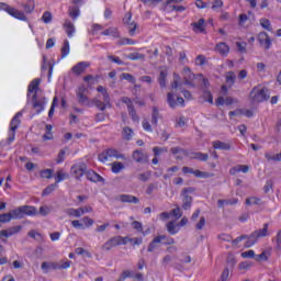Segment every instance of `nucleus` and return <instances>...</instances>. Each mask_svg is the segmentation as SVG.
<instances>
[{
  "label": "nucleus",
  "mask_w": 281,
  "mask_h": 281,
  "mask_svg": "<svg viewBox=\"0 0 281 281\" xmlns=\"http://www.w3.org/2000/svg\"><path fill=\"white\" fill-rule=\"evenodd\" d=\"M226 82L229 85V87H234V83L236 82V75L234 72H228L226 77Z\"/></svg>",
  "instance_id": "nucleus-51"
},
{
  "label": "nucleus",
  "mask_w": 281,
  "mask_h": 281,
  "mask_svg": "<svg viewBox=\"0 0 281 281\" xmlns=\"http://www.w3.org/2000/svg\"><path fill=\"white\" fill-rule=\"evenodd\" d=\"M0 10H4L10 16H13V19H18L19 21H27V16L23 11H19V9L12 8L5 2H0Z\"/></svg>",
  "instance_id": "nucleus-3"
},
{
  "label": "nucleus",
  "mask_w": 281,
  "mask_h": 281,
  "mask_svg": "<svg viewBox=\"0 0 281 281\" xmlns=\"http://www.w3.org/2000/svg\"><path fill=\"white\" fill-rule=\"evenodd\" d=\"M126 58H128V60H146V55L142 53H130Z\"/></svg>",
  "instance_id": "nucleus-37"
},
{
  "label": "nucleus",
  "mask_w": 281,
  "mask_h": 281,
  "mask_svg": "<svg viewBox=\"0 0 281 281\" xmlns=\"http://www.w3.org/2000/svg\"><path fill=\"white\" fill-rule=\"evenodd\" d=\"M33 100V109L36 111V113H42V111H45V98L38 99V95L36 92L32 97Z\"/></svg>",
  "instance_id": "nucleus-9"
},
{
  "label": "nucleus",
  "mask_w": 281,
  "mask_h": 281,
  "mask_svg": "<svg viewBox=\"0 0 281 281\" xmlns=\"http://www.w3.org/2000/svg\"><path fill=\"white\" fill-rule=\"evenodd\" d=\"M250 98L254 102H265V100H269L270 98L269 89L254 88L250 92Z\"/></svg>",
  "instance_id": "nucleus-4"
},
{
  "label": "nucleus",
  "mask_w": 281,
  "mask_h": 281,
  "mask_svg": "<svg viewBox=\"0 0 281 281\" xmlns=\"http://www.w3.org/2000/svg\"><path fill=\"white\" fill-rule=\"evenodd\" d=\"M215 52L222 56H227L229 54V46L225 42H221L215 45Z\"/></svg>",
  "instance_id": "nucleus-18"
},
{
  "label": "nucleus",
  "mask_w": 281,
  "mask_h": 281,
  "mask_svg": "<svg viewBox=\"0 0 281 281\" xmlns=\"http://www.w3.org/2000/svg\"><path fill=\"white\" fill-rule=\"evenodd\" d=\"M167 78H168V70L167 69L160 70L159 77H158V85H160L161 89H165Z\"/></svg>",
  "instance_id": "nucleus-28"
},
{
  "label": "nucleus",
  "mask_w": 281,
  "mask_h": 281,
  "mask_svg": "<svg viewBox=\"0 0 281 281\" xmlns=\"http://www.w3.org/2000/svg\"><path fill=\"white\" fill-rule=\"evenodd\" d=\"M260 25H261V27H263V30H267L268 32H271V30H272L271 21H269L268 19H261Z\"/></svg>",
  "instance_id": "nucleus-47"
},
{
  "label": "nucleus",
  "mask_w": 281,
  "mask_h": 281,
  "mask_svg": "<svg viewBox=\"0 0 281 281\" xmlns=\"http://www.w3.org/2000/svg\"><path fill=\"white\" fill-rule=\"evenodd\" d=\"M21 5L25 14H32V12H34V8H35L34 0H29L26 3H22Z\"/></svg>",
  "instance_id": "nucleus-31"
},
{
  "label": "nucleus",
  "mask_w": 281,
  "mask_h": 281,
  "mask_svg": "<svg viewBox=\"0 0 281 281\" xmlns=\"http://www.w3.org/2000/svg\"><path fill=\"white\" fill-rule=\"evenodd\" d=\"M27 236H30V238H34V240H43V235L36 231L29 232Z\"/></svg>",
  "instance_id": "nucleus-56"
},
{
  "label": "nucleus",
  "mask_w": 281,
  "mask_h": 281,
  "mask_svg": "<svg viewBox=\"0 0 281 281\" xmlns=\"http://www.w3.org/2000/svg\"><path fill=\"white\" fill-rule=\"evenodd\" d=\"M85 91H87V88H85V86H81L78 88L77 90L78 102L82 106H91V103L89 102V98L85 95Z\"/></svg>",
  "instance_id": "nucleus-10"
},
{
  "label": "nucleus",
  "mask_w": 281,
  "mask_h": 281,
  "mask_svg": "<svg viewBox=\"0 0 281 281\" xmlns=\"http://www.w3.org/2000/svg\"><path fill=\"white\" fill-rule=\"evenodd\" d=\"M111 157H114L115 159H124V155L120 154L116 149L114 148H109L99 154V161L102 164H106Z\"/></svg>",
  "instance_id": "nucleus-5"
},
{
  "label": "nucleus",
  "mask_w": 281,
  "mask_h": 281,
  "mask_svg": "<svg viewBox=\"0 0 281 281\" xmlns=\"http://www.w3.org/2000/svg\"><path fill=\"white\" fill-rule=\"evenodd\" d=\"M54 176V170L53 169H44L41 171V177L43 179H52Z\"/></svg>",
  "instance_id": "nucleus-48"
},
{
  "label": "nucleus",
  "mask_w": 281,
  "mask_h": 281,
  "mask_svg": "<svg viewBox=\"0 0 281 281\" xmlns=\"http://www.w3.org/2000/svg\"><path fill=\"white\" fill-rule=\"evenodd\" d=\"M121 78L123 80H127V82H131L132 85H135L136 80H135V77H133V75L128 74V72H123L121 75Z\"/></svg>",
  "instance_id": "nucleus-52"
},
{
  "label": "nucleus",
  "mask_w": 281,
  "mask_h": 281,
  "mask_svg": "<svg viewBox=\"0 0 281 281\" xmlns=\"http://www.w3.org/2000/svg\"><path fill=\"white\" fill-rule=\"evenodd\" d=\"M267 236H269L268 223L263 224L262 228H259L249 235L248 240L245 243V247L249 249V247H254V245L258 243V238H267Z\"/></svg>",
  "instance_id": "nucleus-1"
},
{
  "label": "nucleus",
  "mask_w": 281,
  "mask_h": 281,
  "mask_svg": "<svg viewBox=\"0 0 281 281\" xmlns=\"http://www.w3.org/2000/svg\"><path fill=\"white\" fill-rule=\"evenodd\" d=\"M127 111L133 122H139V115H137V111H135V105L127 109Z\"/></svg>",
  "instance_id": "nucleus-45"
},
{
  "label": "nucleus",
  "mask_w": 281,
  "mask_h": 281,
  "mask_svg": "<svg viewBox=\"0 0 281 281\" xmlns=\"http://www.w3.org/2000/svg\"><path fill=\"white\" fill-rule=\"evenodd\" d=\"M213 148L215 150H232V144L221 142V140H215L213 142Z\"/></svg>",
  "instance_id": "nucleus-21"
},
{
  "label": "nucleus",
  "mask_w": 281,
  "mask_h": 281,
  "mask_svg": "<svg viewBox=\"0 0 281 281\" xmlns=\"http://www.w3.org/2000/svg\"><path fill=\"white\" fill-rule=\"evenodd\" d=\"M58 188V184L55 182L53 184H49L48 187H46L43 191V196H49V194H52V192H54L56 189Z\"/></svg>",
  "instance_id": "nucleus-40"
},
{
  "label": "nucleus",
  "mask_w": 281,
  "mask_h": 281,
  "mask_svg": "<svg viewBox=\"0 0 281 281\" xmlns=\"http://www.w3.org/2000/svg\"><path fill=\"white\" fill-rule=\"evenodd\" d=\"M70 172L75 179H80L83 175H87V165H75L71 167Z\"/></svg>",
  "instance_id": "nucleus-8"
},
{
  "label": "nucleus",
  "mask_w": 281,
  "mask_h": 281,
  "mask_svg": "<svg viewBox=\"0 0 281 281\" xmlns=\"http://www.w3.org/2000/svg\"><path fill=\"white\" fill-rule=\"evenodd\" d=\"M194 177H196L198 179H207V177H210L209 172L205 171H201L199 169L193 171Z\"/></svg>",
  "instance_id": "nucleus-50"
},
{
  "label": "nucleus",
  "mask_w": 281,
  "mask_h": 281,
  "mask_svg": "<svg viewBox=\"0 0 281 281\" xmlns=\"http://www.w3.org/2000/svg\"><path fill=\"white\" fill-rule=\"evenodd\" d=\"M132 159H134L136 164H147L148 155L145 154L142 149H136L133 151Z\"/></svg>",
  "instance_id": "nucleus-12"
},
{
  "label": "nucleus",
  "mask_w": 281,
  "mask_h": 281,
  "mask_svg": "<svg viewBox=\"0 0 281 281\" xmlns=\"http://www.w3.org/2000/svg\"><path fill=\"white\" fill-rule=\"evenodd\" d=\"M145 3V5H148L149 8H155L158 5V3H161L164 0H140Z\"/></svg>",
  "instance_id": "nucleus-58"
},
{
  "label": "nucleus",
  "mask_w": 281,
  "mask_h": 281,
  "mask_svg": "<svg viewBox=\"0 0 281 281\" xmlns=\"http://www.w3.org/2000/svg\"><path fill=\"white\" fill-rule=\"evenodd\" d=\"M67 173L63 172V170L57 171V176L55 177V183L58 186L60 181H65Z\"/></svg>",
  "instance_id": "nucleus-53"
},
{
  "label": "nucleus",
  "mask_w": 281,
  "mask_h": 281,
  "mask_svg": "<svg viewBox=\"0 0 281 281\" xmlns=\"http://www.w3.org/2000/svg\"><path fill=\"white\" fill-rule=\"evenodd\" d=\"M69 56V41H64V45L61 47V58H67Z\"/></svg>",
  "instance_id": "nucleus-44"
},
{
  "label": "nucleus",
  "mask_w": 281,
  "mask_h": 281,
  "mask_svg": "<svg viewBox=\"0 0 281 281\" xmlns=\"http://www.w3.org/2000/svg\"><path fill=\"white\" fill-rule=\"evenodd\" d=\"M274 249H281V229L277 233Z\"/></svg>",
  "instance_id": "nucleus-63"
},
{
  "label": "nucleus",
  "mask_w": 281,
  "mask_h": 281,
  "mask_svg": "<svg viewBox=\"0 0 281 281\" xmlns=\"http://www.w3.org/2000/svg\"><path fill=\"white\" fill-rule=\"evenodd\" d=\"M167 103L169 104L170 109H177L178 103L175 100V94L172 92L167 94Z\"/></svg>",
  "instance_id": "nucleus-39"
},
{
  "label": "nucleus",
  "mask_w": 281,
  "mask_h": 281,
  "mask_svg": "<svg viewBox=\"0 0 281 281\" xmlns=\"http://www.w3.org/2000/svg\"><path fill=\"white\" fill-rule=\"evenodd\" d=\"M159 245H161V238L158 236L154 237V239L148 244L147 251L153 254L155 249H159Z\"/></svg>",
  "instance_id": "nucleus-19"
},
{
  "label": "nucleus",
  "mask_w": 281,
  "mask_h": 281,
  "mask_svg": "<svg viewBox=\"0 0 281 281\" xmlns=\"http://www.w3.org/2000/svg\"><path fill=\"white\" fill-rule=\"evenodd\" d=\"M111 170L114 175H120V172H122V170H124V164H122L120 161L112 162Z\"/></svg>",
  "instance_id": "nucleus-34"
},
{
  "label": "nucleus",
  "mask_w": 281,
  "mask_h": 281,
  "mask_svg": "<svg viewBox=\"0 0 281 281\" xmlns=\"http://www.w3.org/2000/svg\"><path fill=\"white\" fill-rule=\"evenodd\" d=\"M191 25L193 27V32L195 33L205 32V19H200L198 22H193Z\"/></svg>",
  "instance_id": "nucleus-23"
},
{
  "label": "nucleus",
  "mask_w": 281,
  "mask_h": 281,
  "mask_svg": "<svg viewBox=\"0 0 281 281\" xmlns=\"http://www.w3.org/2000/svg\"><path fill=\"white\" fill-rule=\"evenodd\" d=\"M183 78H184V85L192 86V80L194 79V75L192 74V70L190 68L183 69Z\"/></svg>",
  "instance_id": "nucleus-25"
},
{
  "label": "nucleus",
  "mask_w": 281,
  "mask_h": 281,
  "mask_svg": "<svg viewBox=\"0 0 281 281\" xmlns=\"http://www.w3.org/2000/svg\"><path fill=\"white\" fill-rule=\"evenodd\" d=\"M64 30H65L68 38H71L74 36V34H76V26L74 25V23H71L70 20H65Z\"/></svg>",
  "instance_id": "nucleus-17"
},
{
  "label": "nucleus",
  "mask_w": 281,
  "mask_h": 281,
  "mask_svg": "<svg viewBox=\"0 0 281 281\" xmlns=\"http://www.w3.org/2000/svg\"><path fill=\"white\" fill-rule=\"evenodd\" d=\"M21 229H23V226H21V225H16V226L9 227L7 229H2V231H0V237L1 238H10V236H15V234H19V232H21Z\"/></svg>",
  "instance_id": "nucleus-11"
},
{
  "label": "nucleus",
  "mask_w": 281,
  "mask_h": 281,
  "mask_svg": "<svg viewBox=\"0 0 281 281\" xmlns=\"http://www.w3.org/2000/svg\"><path fill=\"white\" fill-rule=\"evenodd\" d=\"M258 42L261 47L265 49H271V37L266 32H261L258 35Z\"/></svg>",
  "instance_id": "nucleus-13"
},
{
  "label": "nucleus",
  "mask_w": 281,
  "mask_h": 281,
  "mask_svg": "<svg viewBox=\"0 0 281 281\" xmlns=\"http://www.w3.org/2000/svg\"><path fill=\"white\" fill-rule=\"evenodd\" d=\"M246 205H260V198H248L246 199Z\"/></svg>",
  "instance_id": "nucleus-55"
},
{
  "label": "nucleus",
  "mask_w": 281,
  "mask_h": 281,
  "mask_svg": "<svg viewBox=\"0 0 281 281\" xmlns=\"http://www.w3.org/2000/svg\"><path fill=\"white\" fill-rule=\"evenodd\" d=\"M190 159H198V161H207V159H210V155L203 154L201 151L192 153Z\"/></svg>",
  "instance_id": "nucleus-30"
},
{
  "label": "nucleus",
  "mask_w": 281,
  "mask_h": 281,
  "mask_svg": "<svg viewBox=\"0 0 281 281\" xmlns=\"http://www.w3.org/2000/svg\"><path fill=\"white\" fill-rule=\"evenodd\" d=\"M137 179L138 181H144V182L148 181V179H150V171H147L145 173H139L137 176Z\"/></svg>",
  "instance_id": "nucleus-61"
},
{
  "label": "nucleus",
  "mask_w": 281,
  "mask_h": 281,
  "mask_svg": "<svg viewBox=\"0 0 281 281\" xmlns=\"http://www.w3.org/2000/svg\"><path fill=\"white\" fill-rule=\"evenodd\" d=\"M134 135H135V132H133V128L128 126L123 127V131H122L123 139H125L126 142H131Z\"/></svg>",
  "instance_id": "nucleus-26"
},
{
  "label": "nucleus",
  "mask_w": 281,
  "mask_h": 281,
  "mask_svg": "<svg viewBox=\"0 0 281 281\" xmlns=\"http://www.w3.org/2000/svg\"><path fill=\"white\" fill-rule=\"evenodd\" d=\"M86 178L88 181H91L92 183H103L104 184V178L102 176L98 175V172L93 170H86Z\"/></svg>",
  "instance_id": "nucleus-14"
},
{
  "label": "nucleus",
  "mask_w": 281,
  "mask_h": 281,
  "mask_svg": "<svg viewBox=\"0 0 281 281\" xmlns=\"http://www.w3.org/2000/svg\"><path fill=\"white\" fill-rule=\"evenodd\" d=\"M203 101L209 102L210 104H214V97H212V92L209 90H204L202 94Z\"/></svg>",
  "instance_id": "nucleus-41"
},
{
  "label": "nucleus",
  "mask_w": 281,
  "mask_h": 281,
  "mask_svg": "<svg viewBox=\"0 0 281 281\" xmlns=\"http://www.w3.org/2000/svg\"><path fill=\"white\" fill-rule=\"evenodd\" d=\"M119 201H121V203H133L134 205H137V203H139V198L132 194H121Z\"/></svg>",
  "instance_id": "nucleus-15"
},
{
  "label": "nucleus",
  "mask_w": 281,
  "mask_h": 281,
  "mask_svg": "<svg viewBox=\"0 0 281 281\" xmlns=\"http://www.w3.org/2000/svg\"><path fill=\"white\" fill-rule=\"evenodd\" d=\"M159 189V182H153V183H149L147 189H146V194H153V192L155 190H158Z\"/></svg>",
  "instance_id": "nucleus-46"
},
{
  "label": "nucleus",
  "mask_w": 281,
  "mask_h": 281,
  "mask_svg": "<svg viewBox=\"0 0 281 281\" xmlns=\"http://www.w3.org/2000/svg\"><path fill=\"white\" fill-rule=\"evenodd\" d=\"M236 47L240 54H245L247 52V43L245 42H237Z\"/></svg>",
  "instance_id": "nucleus-59"
},
{
  "label": "nucleus",
  "mask_w": 281,
  "mask_h": 281,
  "mask_svg": "<svg viewBox=\"0 0 281 281\" xmlns=\"http://www.w3.org/2000/svg\"><path fill=\"white\" fill-rule=\"evenodd\" d=\"M126 27H127L130 36H135L137 34V23L136 22L128 23V25Z\"/></svg>",
  "instance_id": "nucleus-43"
},
{
  "label": "nucleus",
  "mask_w": 281,
  "mask_h": 281,
  "mask_svg": "<svg viewBox=\"0 0 281 281\" xmlns=\"http://www.w3.org/2000/svg\"><path fill=\"white\" fill-rule=\"evenodd\" d=\"M71 267V261L69 260H60L59 262L54 261H44L42 262L41 269L44 273H49V271H57L60 269H69Z\"/></svg>",
  "instance_id": "nucleus-2"
},
{
  "label": "nucleus",
  "mask_w": 281,
  "mask_h": 281,
  "mask_svg": "<svg viewBox=\"0 0 281 281\" xmlns=\"http://www.w3.org/2000/svg\"><path fill=\"white\" fill-rule=\"evenodd\" d=\"M66 214L68 216H75V218H80L82 216V209H67Z\"/></svg>",
  "instance_id": "nucleus-35"
},
{
  "label": "nucleus",
  "mask_w": 281,
  "mask_h": 281,
  "mask_svg": "<svg viewBox=\"0 0 281 281\" xmlns=\"http://www.w3.org/2000/svg\"><path fill=\"white\" fill-rule=\"evenodd\" d=\"M21 117H23V112H18L10 123L11 131H16L19 128V124H21Z\"/></svg>",
  "instance_id": "nucleus-22"
},
{
  "label": "nucleus",
  "mask_w": 281,
  "mask_h": 281,
  "mask_svg": "<svg viewBox=\"0 0 281 281\" xmlns=\"http://www.w3.org/2000/svg\"><path fill=\"white\" fill-rule=\"evenodd\" d=\"M89 63L87 61L78 63L72 67V74H76V76H80V74H85V71H87Z\"/></svg>",
  "instance_id": "nucleus-16"
},
{
  "label": "nucleus",
  "mask_w": 281,
  "mask_h": 281,
  "mask_svg": "<svg viewBox=\"0 0 281 281\" xmlns=\"http://www.w3.org/2000/svg\"><path fill=\"white\" fill-rule=\"evenodd\" d=\"M170 153H172V155H188V151H186L183 148L181 147H172L170 149Z\"/></svg>",
  "instance_id": "nucleus-57"
},
{
  "label": "nucleus",
  "mask_w": 281,
  "mask_h": 281,
  "mask_svg": "<svg viewBox=\"0 0 281 281\" xmlns=\"http://www.w3.org/2000/svg\"><path fill=\"white\" fill-rule=\"evenodd\" d=\"M160 244L162 245H175V238L168 237L166 235H159Z\"/></svg>",
  "instance_id": "nucleus-42"
},
{
  "label": "nucleus",
  "mask_w": 281,
  "mask_h": 281,
  "mask_svg": "<svg viewBox=\"0 0 281 281\" xmlns=\"http://www.w3.org/2000/svg\"><path fill=\"white\" fill-rule=\"evenodd\" d=\"M44 23H52V12L45 11L42 16Z\"/></svg>",
  "instance_id": "nucleus-60"
},
{
  "label": "nucleus",
  "mask_w": 281,
  "mask_h": 281,
  "mask_svg": "<svg viewBox=\"0 0 281 281\" xmlns=\"http://www.w3.org/2000/svg\"><path fill=\"white\" fill-rule=\"evenodd\" d=\"M167 232L171 235L175 236V234H179V225L175 224V222H169L167 224Z\"/></svg>",
  "instance_id": "nucleus-36"
},
{
  "label": "nucleus",
  "mask_w": 281,
  "mask_h": 281,
  "mask_svg": "<svg viewBox=\"0 0 281 281\" xmlns=\"http://www.w3.org/2000/svg\"><path fill=\"white\" fill-rule=\"evenodd\" d=\"M172 216H175V218H181V216H183V213L181 212V207L177 206L176 209H173L171 211Z\"/></svg>",
  "instance_id": "nucleus-62"
},
{
  "label": "nucleus",
  "mask_w": 281,
  "mask_h": 281,
  "mask_svg": "<svg viewBox=\"0 0 281 281\" xmlns=\"http://www.w3.org/2000/svg\"><path fill=\"white\" fill-rule=\"evenodd\" d=\"M38 85H41V79H38V78L31 81V83L29 85V89H27V95H30V93H37Z\"/></svg>",
  "instance_id": "nucleus-27"
},
{
  "label": "nucleus",
  "mask_w": 281,
  "mask_h": 281,
  "mask_svg": "<svg viewBox=\"0 0 281 281\" xmlns=\"http://www.w3.org/2000/svg\"><path fill=\"white\" fill-rule=\"evenodd\" d=\"M120 245H126V240L122 236H114L104 243L102 249L103 251H111L113 247H117Z\"/></svg>",
  "instance_id": "nucleus-7"
},
{
  "label": "nucleus",
  "mask_w": 281,
  "mask_h": 281,
  "mask_svg": "<svg viewBox=\"0 0 281 281\" xmlns=\"http://www.w3.org/2000/svg\"><path fill=\"white\" fill-rule=\"evenodd\" d=\"M237 172H244V173L249 172V166L237 165L229 170V175H233V176L236 175Z\"/></svg>",
  "instance_id": "nucleus-24"
},
{
  "label": "nucleus",
  "mask_w": 281,
  "mask_h": 281,
  "mask_svg": "<svg viewBox=\"0 0 281 281\" xmlns=\"http://www.w3.org/2000/svg\"><path fill=\"white\" fill-rule=\"evenodd\" d=\"M22 209V215L23 216H36L38 214V211L36 210V207L34 206H30V205H23L20 206Z\"/></svg>",
  "instance_id": "nucleus-20"
},
{
  "label": "nucleus",
  "mask_w": 281,
  "mask_h": 281,
  "mask_svg": "<svg viewBox=\"0 0 281 281\" xmlns=\"http://www.w3.org/2000/svg\"><path fill=\"white\" fill-rule=\"evenodd\" d=\"M243 240H249V235H241V236H239V237L233 239V240H232V245H233L234 247H237V245H238L239 243H243Z\"/></svg>",
  "instance_id": "nucleus-49"
},
{
  "label": "nucleus",
  "mask_w": 281,
  "mask_h": 281,
  "mask_svg": "<svg viewBox=\"0 0 281 281\" xmlns=\"http://www.w3.org/2000/svg\"><path fill=\"white\" fill-rule=\"evenodd\" d=\"M91 106H97V109H99V111H105L106 108H109V105H106L104 102L100 101V99H92L91 101Z\"/></svg>",
  "instance_id": "nucleus-38"
},
{
  "label": "nucleus",
  "mask_w": 281,
  "mask_h": 281,
  "mask_svg": "<svg viewBox=\"0 0 281 281\" xmlns=\"http://www.w3.org/2000/svg\"><path fill=\"white\" fill-rule=\"evenodd\" d=\"M159 117H161V114L159 113V108L154 106L151 112V124L154 126H157V124H159Z\"/></svg>",
  "instance_id": "nucleus-29"
},
{
  "label": "nucleus",
  "mask_w": 281,
  "mask_h": 281,
  "mask_svg": "<svg viewBox=\"0 0 281 281\" xmlns=\"http://www.w3.org/2000/svg\"><path fill=\"white\" fill-rule=\"evenodd\" d=\"M192 192H194V188L189 187V188H184L181 191V196H182V210H190V207H192Z\"/></svg>",
  "instance_id": "nucleus-6"
},
{
  "label": "nucleus",
  "mask_w": 281,
  "mask_h": 281,
  "mask_svg": "<svg viewBox=\"0 0 281 281\" xmlns=\"http://www.w3.org/2000/svg\"><path fill=\"white\" fill-rule=\"evenodd\" d=\"M9 213L11 214V221L12 220L13 221H19V220L23 218V216H24L21 206L18 207V209L12 210Z\"/></svg>",
  "instance_id": "nucleus-32"
},
{
  "label": "nucleus",
  "mask_w": 281,
  "mask_h": 281,
  "mask_svg": "<svg viewBox=\"0 0 281 281\" xmlns=\"http://www.w3.org/2000/svg\"><path fill=\"white\" fill-rule=\"evenodd\" d=\"M229 278V269L226 268L223 272H222V276L220 278L218 281H227V279Z\"/></svg>",
  "instance_id": "nucleus-64"
},
{
  "label": "nucleus",
  "mask_w": 281,
  "mask_h": 281,
  "mask_svg": "<svg viewBox=\"0 0 281 281\" xmlns=\"http://www.w3.org/2000/svg\"><path fill=\"white\" fill-rule=\"evenodd\" d=\"M102 36H113L114 38L120 37V32L115 27H110L103 32H101Z\"/></svg>",
  "instance_id": "nucleus-33"
},
{
  "label": "nucleus",
  "mask_w": 281,
  "mask_h": 281,
  "mask_svg": "<svg viewBox=\"0 0 281 281\" xmlns=\"http://www.w3.org/2000/svg\"><path fill=\"white\" fill-rule=\"evenodd\" d=\"M10 221H12V215L10 212L0 214V225L1 223H10Z\"/></svg>",
  "instance_id": "nucleus-54"
}]
</instances>
